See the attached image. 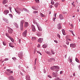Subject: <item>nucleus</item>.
I'll return each mask as SVG.
<instances>
[{
    "label": "nucleus",
    "instance_id": "obj_23",
    "mask_svg": "<svg viewBox=\"0 0 80 80\" xmlns=\"http://www.w3.org/2000/svg\"><path fill=\"white\" fill-rule=\"evenodd\" d=\"M62 33L64 35H66L65 30L64 29H62Z\"/></svg>",
    "mask_w": 80,
    "mask_h": 80
},
{
    "label": "nucleus",
    "instance_id": "obj_48",
    "mask_svg": "<svg viewBox=\"0 0 80 80\" xmlns=\"http://www.w3.org/2000/svg\"><path fill=\"white\" fill-rule=\"evenodd\" d=\"M9 59L8 58H6L5 59L4 61H7Z\"/></svg>",
    "mask_w": 80,
    "mask_h": 80
},
{
    "label": "nucleus",
    "instance_id": "obj_10",
    "mask_svg": "<svg viewBox=\"0 0 80 80\" xmlns=\"http://www.w3.org/2000/svg\"><path fill=\"white\" fill-rule=\"evenodd\" d=\"M27 33V30H25V31H24V32L23 33L22 35L24 37H26V36Z\"/></svg>",
    "mask_w": 80,
    "mask_h": 80
},
{
    "label": "nucleus",
    "instance_id": "obj_39",
    "mask_svg": "<svg viewBox=\"0 0 80 80\" xmlns=\"http://www.w3.org/2000/svg\"><path fill=\"white\" fill-rule=\"evenodd\" d=\"M66 43L68 45L69 44V42H68V40H66Z\"/></svg>",
    "mask_w": 80,
    "mask_h": 80
},
{
    "label": "nucleus",
    "instance_id": "obj_9",
    "mask_svg": "<svg viewBox=\"0 0 80 80\" xmlns=\"http://www.w3.org/2000/svg\"><path fill=\"white\" fill-rule=\"evenodd\" d=\"M52 61H55V59L54 58H51L48 60V61L49 62H51Z\"/></svg>",
    "mask_w": 80,
    "mask_h": 80
},
{
    "label": "nucleus",
    "instance_id": "obj_56",
    "mask_svg": "<svg viewBox=\"0 0 80 80\" xmlns=\"http://www.w3.org/2000/svg\"><path fill=\"white\" fill-rule=\"evenodd\" d=\"M6 36L7 37H8V38L9 37H8V33H6Z\"/></svg>",
    "mask_w": 80,
    "mask_h": 80
},
{
    "label": "nucleus",
    "instance_id": "obj_59",
    "mask_svg": "<svg viewBox=\"0 0 80 80\" xmlns=\"http://www.w3.org/2000/svg\"><path fill=\"white\" fill-rule=\"evenodd\" d=\"M75 73H73V76H75Z\"/></svg>",
    "mask_w": 80,
    "mask_h": 80
},
{
    "label": "nucleus",
    "instance_id": "obj_6",
    "mask_svg": "<svg viewBox=\"0 0 80 80\" xmlns=\"http://www.w3.org/2000/svg\"><path fill=\"white\" fill-rule=\"evenodd\" d=\"M8 32L10 34H12L13 32V29L9 28L8 30Z\"/></svg>",
    "mask_w": 80,
    "mask_h": 80
},
{
    "label": "nucleus",
    "instance_id": "obj_3",
    "mask_svg": "<svg viewBox=\"0 0 80 80\" xmlns=\"http://www.w3.org/2000/svg\"><path fill=\"white\" fill-rule=\"evenodd\" d=\"M52 77H56L58 76V74L57 72H53L52 73Z\"/></svg>",
    "mask_w": 80,
    "mask_h": 80
},
{
    "label": "nucleus",
    "instance_id": "obj_58",
    "mask_svg": "<svg viewBox=\"0 0 80 80\" xmlns=\"http://www.w3.org/2000/svg\"><path fill=\"white\" fill-rule=\"evenodd\" d=\"M37 47H38V48L40 47V45L39 44H38V46Z\"/></svg>",
    "mask_w": 80,
    "mask_h": 80
},
{
    "label": "nucleus",
    "instance_id": "obj_1",
    "mask_svg": "<svg viewBox=\"0 0 80 80\" xmlns=\"http://www.w3.org/2000/svg\"><path fill=\"white\" fill-rule=\"evenodd\" d=\"M24 22L25 21L24 20H21V23L20 24V27L21 31L23 30V23H24Z\"/></svg>",
    "mask_w": 80,
    "mask_h": 80
},
{
    "label": "nucleus",
    "instance_id": "obj_38",
    "mask_svg": "<svg viewBox=\"0 0 80 80\" xmlns=\"http://www.w3.org/2000/svg\"><path fill=\"white\" fill-rule=\"evenodd\" d=\"M9 16L11 17V18H12L13 16L12 14H9Z\"/></svg>",
    "mask_w": 80,
    "mask_h": 80
},
{
    "label": "nucleus",
    "instance_id": "obj_2",
    "mask_svg": "<svg viewBox=\"0 0 80 80\" xmlns=\"http://www.w3.org/2000/svg\"><path fill=\"white\" fill-rule=\"evenodd\" d=\"M15 12L18 14H20V13H21V12H20V11L21 12L23 11L22 9L20 8H18L17 10H16V9L15 8Z\"/></svg>",
    "mask_w": 80,
    "mask_h": 80
},
{
    "label": "nucleus",
    "instance_id": "obj_33",
    "mask_svg": "<svg viewBox=\"0 0 80 80\" xmlns=\"http://www.w3.org/2000/svg\"><path fill=\"white\" fill-rule=\"evenodd\" d=\"M51 3L52 5H54V2L53 0H52L51 2Z\"/></svg>",
    "mask_w": 80,
    "mask_h": 80
},
{
    "label": "nucleus",
    "instance_id": "obj_17",
    "mask_svg": "<svg viewBox=\"0 0 80 80\" xmlns=\"http://www.w3.org/2000/svg\"><path fill=\"white\" fill-rule=\"evenodd\" d=\"M55 68H56V66H53L51 67L50 68V69L52 70H53L54 69H55Z\"/></svg>",
    "mask_w": 80,
    "mask_h": 80
},
{
    "label": "nucleus",
    "instance_id": "obj_49",
    "mask_svg": "<svg viewBox=\"0 0 80 80\" xmlns=\"http://www.w3.org/2000/svg\"><path fill=\"white\" fill-rule=\"evenodd\" d=\"M56 19V18H53L52 19L53 21H55V19Z\"/></svg>",
    "mask_w": 80,
    "mask_h": 80
},
{
    "label": "nucleus",
    "instance_id": "obj_42",
    "mask_svg": "<svg viewBox=\"0 0 80 80\" xmlns=\"http://www.w3.org/2000/svg\"><path fill=\"white\" fill-rule=\"evenodd\" d=\"M4 46H6V44L5 43V42H2Z\"/></svg>",
    "mask_w": 80,
    "mask_h": 80
},
{
    "label": "nucleus",
    "instance_id": "obj_26",
    "mask_svg": "<svg viewBox=\"0 0 80 80\" xmlns=\"http://www.w3.org/2000/svg\"><path fill=\"white\" fill-rule=\"evenodd\" d=\"M38 30L39 31H42V28H41V27H38Z\"/></svg>",
    "mask_w": 80,
    "mask_h": 80
},
{
    "label": "nucleus",
    "instance_id": "obj_20",
    "mask_svg": "<svg viewBox=\"0 0 80 80\" xmlns=\"http://www.w3.org/2000/svg\"><path fill=\"white\" fill-rule=\"evenodd\" d=\"M40 16L42 17H46V16L45 15H44L42 13H40Z\"/></svg>",
    "mask_w": 80,
    "mask_h": 80
},
{
    "label": "nucleus",
    "instance_id": "obj_29",
    "mask_svg": "<svg viewBox=\"0 0 80 80\" xmlns=\"http://www.w3.org/2000/svg\"><path fill=\"white\" fill-rule=\"evenodd\" d=\"M51 52L52 54H53V55H54V54H55V52H54V50H53L52 49L51 50Z\"/></svg>",
    "mask_w": 80,
    "mask_h": 80
},
{
    "label": "nucleus",
    "instance_id": "obj_60",
    "mask_svg": "<svg viewBox=\"0 0 80 80\" xmlns=\"http://www.w3.org/2000/svg\"><path fill=\"white\" fill-rule=\"evenodd\" d=\"M78 68L80 70V65H79V66H78Z\"/></svg>",
    "mask_w": 80,
    "mask_h": 80
},
{
    "label": "nucleus",
    "instance_id": "obj_27",
    "mask_svg": "<svg viewBox=\"0 0 80 80\" xmlns=\"http://www.w3.org/2000/svg\"><path fill=\"white\" fill-rule=\"evenodd\" d=\"M18 57H19L20 58H22V54H19Z\"/></svg>",
    "mask_w": 80,
    "mask_h": 80
},
{
    "label": "nucleus",
    "instance_id": "obj_8",
    "mask_svg": "<svg viewBox=\"0 0 80 80\" xmlns=\"http://www.w3.org/2000/svg\"><path fill=\"white\" fill-rule=\"evenodd\" d=\"M32 29L33 32H35L36 31V29L35 28V26L33 25H32L31 27Z\"/></svg>",
    "mask_w": 80,
    "mask_h": 80
},
{
    "label": "nucleus",
    "instance_id": "obj_32",
    "mask_svg": "<svg viewBox=\"0 0 80 80\" xmlns=\"http://www.w3.org/2000/svg\"><path fill=\"white\" fill-rule=\"evenodd\" d=\"M32 40L33 41L35 40H36V38L35 37H32Z\"/></svg>",
    "mask_w": 80,
    "mask_h": 80
},
{
    "label": "nucleus",
    "instance_id": "obj_53",
    "mask_svg": "<svg viewBox=\"0 0 80 80\" xmlns=\"http://www.w3.org/2000/svg\"><path fill=\"white\" fill-rule=\"evenodd\" d=\"M37 60V58H36L35 59V64H36Z\"/></svg>",
    "mask_w": 80,
    "mask_h": 80
},
{
    "label": "nucleus",
    "instance_id": "obj_43",
    "mask_svg": "<svg viewBox=\"0 0 80 80\" xmlns=\"http://www.w3.org/2000/svg\"><path fill=\"white\" fill-rule=\"evenodd\" d=\"M12 59L14 60V61H15L16 60V58H12Z\"/></svg>",
    "mask_w": 80,
    "mask_h": 80
},
{
    "label": "nucleus",
    "instance_id": "obj_46",
    "mask_svg": "<svg viewBox=\"0 0 80 80\" xmlns=\"http://www.w3.org/2000/svg\"><path fill=\"white\" fill-rule=\"evenodd\" d=\"M35 1L37 2V3H39V0H35Z\"/></svg>",
    "mask_w": 80,
    "mask_h": 80
},
{
    "label": "nucleus",
    "instance_id": "obj_22",
    "mask_svg": "<svg viewBox=\"0 0 80 80\" xmlns=\"http://www.w3.org/2000/svg\"><path fill=\"white\" fill-rule=\"evenodd\" d=\"M14 25L17 28H18V24L17 23H14Z\"/></svg>",
    "mask_w": 80,
    "mask_h": 80
},
{
    "label": "nucleus",
    "instance_id": "obj_28",
    "mask_svg": "<svg viewBox=\"0 0 80 80\" xmlns=\"http://www.w3.org/2000/svg\"><path fill=\"white\" fill-rule=\"evenodd\" d=\"M46 52V53H47V54H48V55H51V53L50 52Z\"/></svg>",
    "mask_w": 80,
    "mask_h": 80
},
{
    "label": "nucleus",
    "instance_id": "obj_47",
    "mask_svg": "<svg viewBox=\"0 0 80 80\" xmlns=\"http://www.w3.org/2000/svg\"><path fill=\"white\" fill-rule=\"evenodd\" d=\"M37 53H40V54L41 55H42V54L39 51H37Z\"/></svg>",
    "mask_w": 80,
    "mask_h": 80
},
{
    "label": "nucleus",
    "instance_id": "obj_31",
    "mask_svg": "<svg viewBox=\"0 0 80 80\" xmlns=\"http://www.w3.org/2000/svg\"><path fill=\"white\" fill-rule=\"evenodd\" d=\"M55 69H59L60 68L58 66H55Z\"/></svg>",
    "mask_w": 80,
    "mask_h": 80
},
{
    "label": "nucleus",
    "instance_id": "obj_57",
    "mask_svg": "<svg viewBox=\"0 0 80 80\" xmlns=\"http://www.w3.org/2000/svg\"><path fill=\"white\" fill-rule=\"evenodd\" d=\"M21 42V40L19 39V42L20 43V42Z\"/></svg>",
    "mask_w": 80,
    "mask_h": 80
},
{
    "label": "nucleus",
    "instance_id": "obj_25",
    "mask_svg": "<svg viewBox=\"0 0 80 80\" xmlns=\"http://www.w3.org/2000/svg\"><path fill=\"white\" fill-rule=\"evenodd\" d=\"M54 80H62V79H61L59 78H55L54 79Z\"/></svg>",
    "mask_w": 80,
    "mask_h": 80
},
{
    "label": "nucleus",
    "instance_id": "obj_30",
    "mask_svg": "<svg viewBox=\"0 0 80 80\" xmlns=\"http://www.w3.org/2000/svg\"><path fill=\"white\" fill-rule=\"evenodd\" d=\"M9 10H10V12H12V8H11V7H9Z\"/></svg>",
    "mask_w": 80,
    "mask_h": 80
},
{
    "label": "nucleus",
    "instance_id": "obj_50",
    "mask_svg": "<svg viewBox=\"0 0 80 80\" xmlns=\"http://www.w3.org/2000/svg\"><path fill=\"white\" fill-rule=\"evenodd\" d=\"M32 8L34 10H37V9L34 7H32Z\"/></svg>",
    "mask_w": 80,
    "mask_h": 80
},
{
    "label": "nucleus",
    "instance_id": "obj_61",
    "mask_svg": "<svg viewBox=\"0 0 80 80\" xmlns=\"http://www.w3.org/2000/svg\"><path fill=\"white\" fill-rule=\"evenodd\" d=\"M71 26L72 27V28H73V25L72 24H71Z\"/></svg>",
    "mask_w": 80,
    "mask_h": 80
},
{
    "label": "nucleus",
    "instance_id": "obj_24",
    "mask_svg": "<svg viewBox=\"0 0 80 80\" xmlns=\"http://www.w3.org/2000/svg\"><path fill=\"white\" fill-rule=\"evenodd\" d=\"M9 46L11 47H12V48H13L14 47V46H12V43H9Z\"/></svg>",
    "mask_w": 80,
    "mask_h": 80
},
{
    "label": "nucleus",
    "instance_id": "obj_11",
    "mask_svg": "<svg viewBox=\"0 0 80 80\" xmlns=\"http://www.w3.org/2000/svg\"><path fill=\"white\" fill-rule=\"evenodd\" d=\"M70 47L72 48H74L76 47V45L75 44H71L70 45Z\"/></svg>",
    "mask_w": 80,
    "mask_h": 80
},
{
    "label": "nucleus",
    "instance_id": "obj_15",
    "mask_svg": "<svg viewBox=\"0 0 80 80\" xmlns=\"http://www.w3.org/2000/svg\"><path fill=\"white\" fill-rule=\"evenodd\" d=\"M26 78L27 80H30V77L29 75H27L26 76Z\"/></svg>",
    "mask_w": 80,
    "mask_h": 80
},
{
    "label": "nucleus",
    "instance_id": "obj_18",
    "mask_svg": "<svg viewBox=\"0 0 80 80\" xmlns=\"http://www.w3.org/2000/svg\"><path fill=\"white\" fill-rule=\"evenodd\" d=\"M6 71L8 72H9L11 73H13V71H11L10 69H7Z\"/></svg>",
    "mask_w": 80,
    "mask_h": 80
},
{
    "label": "nucleus",
    "instance_id": "obj_37",
    "mask_svg": "<svg viewBox=\"0 0 80 80\" xmlns=\"http://www.w3.org/2000/svg\"><path fill=\"white\" fill-rule=\"evenodd\" d=\"M75 60L76 61V62H78V63L79 62V61L77 58H76Z\"/></svg>",
    "mask_w": 80,
    "mask_h": 80
},
{
    "label": "nucleus",
    "instance_id": "obj_34",
    "mask_svg": "<svg viewBox=\"0 0 80 80\" xmlns=\"http://www.w3.org/2000/svg\"><path fill=\"white\" fill-rule=\"evenodd\" d=\"M57 36L59 38H60V36L58 34H57Z\"/></svg>",
    "mask_w": 80,
    "mask_h": 80
},
{
    "label": "nucleus",
    "instance_id": "obj_63",
    "mask_svg": "<svg viewBox=\"0 0 80 80\" xmlns=\"http://www.w3.org/2000/svg\"><path fill=\"white\" fill-rule=\"evenodd\" d=\"M72 5H74L73 3H72Z\"/></svg>",
    "mask_w": 80,
    "mask_h": 80
},
{
    "label": "nucleus",
    "instance_id": "obj_16",
    "mask_svg": "<svg viewBox=\"0 0 80 80\" xmlns=\"http://www.w3.org/2000/svg\"><path fill=\"white\" fill-rule=\"evenodd\" d=\"M8 2V1L7 0H3L2 3L3 5H5V4Z\"/></svg>",
    "mask_w": 80,
    "mask_h": 80
},
{
    "label": "nucleus",
    "instance_id": "obj_5",
    "mask_svg": "<svg viewBox=\"0 0 80 80\" xmlns=\"http://www.w3.org/2000/svg\"><path fill=\"white\" fill-rule=\"evenodd\" d=\"M28 25V22H25L24 24V27L25 28H27Z\"/></svg>",
    "mask_w": 80,
    "mask_h": 80
},
{
    "label": "nucleus",
    "instance_id": "obj_7",
    "mask_svg": "<svg viewBox=\"0 0 80 80\" xmlns=\"http://www.w3.org/2000/svg\"><path fill=\"white\" fill-rule=\"evenodd\" d=\"M8 79L10 80H15L14 78L12 76H9V78H8Z\"/></svg>",
    "mask_w": 80,
    "mask_h": 80
},
{
    "label": "nucleus",
    "instance_id": "obj_12",
    "mask_svg": "<svg viewBox=\"0 0 80 80\" xmlns=\"http://www.w3.org/2000/svg\"><path fill=\"white\" fill-rule=\"evenodd\" d=\"M43 40V39L42 38H39V39L38 40V42L40 43H42V42Z\"/></svg>",
    "mask_w": 80,
    "mask_h": 80
},
{
    "label": "nucleus",
    "instance_id": "obj_51",
    "mask_svg": "<svg viewBox=\"0 0 80 80\" xmlns=\"http://www.w3.org/2000/svg\"><path fill=\"white\" fill-rule=\"evenodd\" d=\"M54 42L56 43H58V41H56V40H55L54 41Z\"/></svg>",
    "mask_w": 80,
    "mask_h": 80
},
{
    "label": "nucleus",
    "instance_id": "obj_4",
    "mask_svg": "<svg viewBox=\"0 0 80 80\" xmlns=\"http://www.w3.org/2000/svg\"><path fill=\"white\" fill-rule=\"evenodd\" d=\"M57 28L59 30H60L62 28L61 23H59L58 24Z\"/></svg>",
    "mask_w": 80,
    "mask_h": 80
},
{
    "label": "nucleus",
    "instance_id": "obj_54",
    "mask_svg": "<svg viewBox=\"0 0 80 80\" xmlns=\"http://www.w3.org/2000/svg\"><path fill=\"white\" fill-rule=\"evenodd\" d=\"M72 62V59H70V62Z\"/></svg>",
    "mask_w": 80,
    "mask_h": 80
},
{
    "label": "nucleus",
    "instance_id": "obj_44",
    "mask_svg": "<svg viewBox=\"0 0 80 80\" xmlns=\"http://www.w3.org/2000/svg\"><path fill=\"white\" fill-rule=\"evenodd\" d=\"M23 9L24 11H26V12H28V10L27 9H26L25 8H23Z\"/></svg>",
    "mask_w": 80,
    "mask_h": 80
},
{
    "label": "nucleus",
    "instance_id": "obj_35",
    "mask_svg": "<svg viewBox=\"0 0 80 80\" xmlns=\"http://www.w3.org/2000/svg\"><path fill=\"white\" fill-rule=\"evenodd\" d=\"M47 47V46L46 45H45V44H44V45H43V47L44 48H46Z\"/></svg>",
    "mask_w": 80,
    "mask_h": 80
},
{
    "label": "nucleus",
    "instance_id": "obj_62",
    "mask_svg": "<svg viewBox=\"0 0 80 80\" xmlns=\"http://www.w3.org/2000/svg\"><path fill=\"white\" fill-rule=\"evenodd\" d=\"M62 2H64L65 1V0H62Z\"/></svg>",
    "mask_w": 80,
    "mask_h": 80
},
{
    "label": "nucleus",
    "instance_id": "obj_52",
    "mask_svg": "<svg viewBox=\"0 0 80 80\" xmlns=\"http://www.w3.org/2000/svg\"><path fill=\"white\" fill-rule=\"evenodd\" d=\"M50 8H52V5H50L49 6Z\"/></svg>",
    "mask_w": 80,
    "mask_h": 80
},
{
    "label": "nucleus",
    "instance_id": "obj_45",
    "mask_svg": "<svg viewBox=\"0 0 80 80\" xmlns=\"http://www.w3.org/2000/svg\"><path fill=\"white\" fill-rule=\"evenodd\" d=\"M38 13V12L37 11H35L33 12V13L34 14L37 13Z\"/></svg>",
    "mask_w": 80,
    "mask_h": 80
},
{
    "label": "nucleus",
    "instance_id": "obj_64",
    "mask_svg": "<svg viewBox=\"0 0 80 80\" xmlns=\"http://www.w3.org/2000/svg\"><path fill=\"white\" fill-rule=\"evenodd\" d=\"M68 40H69V41H71V40L70 39H68Z\"/></svg>",
    "mask_w": 80,
    "mask_h": 80
},
{
    "label": "nucleus",
    "instance_id": "obj_19",
    "mask_svg": "<svg viewBox=\"0 0 80 80\" xmlns=\"http://www.w3.org/2000/svg\"><path fill=\"white\" fill-rule=\"evenodd\" d=\"M58 2H57L54 4V6L56 8H57L58 6Z\"/></svg>",
    "mask_w": 80,
    "mask_h": 80
},
{
    "label": "nucleus",
    "instance_id": "obj_21",
    "mask_svg": "<svg viewBox=\"0 0 80 80\" xmlns=\"http://www.w3.org/2000/svg\"><path fill=\"white\" fill-rule=\"evenodd\" d=\"M9 38H10V39L13 42H14V40L11 37H9Z\"/></svg>",
    "mask_w": 80,
    "mask_h": 80
},
{
    "label": "nucleus",
    "instance_id": "obj_55",
    "mask_svg": "<svg viewBox=\"0 0 80 80\" xmlns=\"http://www.w3.org/2000/svg\"><path fill=\"white\" fill-rule=\"evenodd\" d=\"M62 71H60V74H62Z\"/></svg>",
    "mask_w": 80,
    "mask_h": 80
},
{
    "label": "nucleus",
    "instance_id": "obj_14",
    "mask_svg": "<svg viewBox=\"0 0 80 80\" xmlns=\"http://www.w3.org/2000/svg\"><path fill=\"white\" fill-rule=\"evenodd\" d=\"M59 18L60 20H62L63 19V17L62 14H60L59 15Z\"/></svg>",
    "mask_w": 80,
    "mask_h": 80
},
{
    "label": "nucleus",
    "instance_id": "obj_40",
    "mask_svg": "<svg viewBox=\"0 0 80 80\" xmlns=\"http://www.w3.org/2000/svg\"><path fill=\"white\" fill-rule=\"evenodd\" d=\"M48 77L50 78H52V77L51 76H50V75H48Z\"/></svg>",
    "mask_w": 80,
    "mask_h": 80
},
{
    "label": "nucleus",
    "instance_id": "obj_36",
    "mask_svg": "<svg viewBox=\"0 0 80 80\" xmlns=\"http://www.w3.org/2000/svg\"><path fill=\"white\" fill-rule=\"evenodd\" d=\"M69 32H70L71 33H72V34L73 36H75V35L73 33V31H69Z\"/></svg>",
    "mask_w": 80,
    "mask_h": 80
},
{
    "label": "nucleus",
    "instance_id": "obj_13",
    "mask_svg": "<svg viewBox=\"0 0 80 80\" xmlns=\"http://www.w3.org/2000/svg\"><path fill=\"white\" fill-rule=\"evenodd\" d=\"M9 13V11L8 10H6L4 11V13L6 15H7Z\"/></svg>",
    "mask_w": 80,
    "mask_h": 80
},
{
    "label": "nucleus",
    "instance_id": "obj_41",
    "mask_svg": "<svg viewBox=\"0 0 80 80\" xmlns=\"http://www.w3.org/2000/svg\"><path fill=\"white\" fill-rule=\"evenodd\" d=\"M56 15H57V14L56 13H55L54 14V18H56Z\"/></svg>",
    "mask_w": 80,
    "mask_h": 80
}]
</instances>
